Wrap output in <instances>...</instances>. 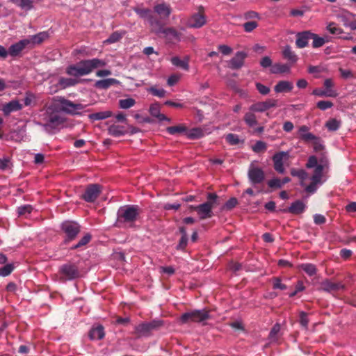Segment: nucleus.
<instances>
[{"mask_svg": "<svg viewBox=\"0 0 356 356\" xmlns=\"http://www.w3.org/2000/svg\"><path fill=\"white\" fill-rule=\"evenodd\" d=\"M140 213V208L137 205H125L121 207L117 213V224L118 227H133Z\"/></svg>", "mask_w": 356, "mask_h": 356, "instance_id": "1", "label": "nucleus"}, {"mask_svg": "<svg viewBox=\"0 0 356 356\" xmlns=\"http://www.w3.org/2000/svg\"><path fill=\"white\" fill-rule=\"evenodd\" d=\"M207 201L197 206H190V209L195 211L200 220H205L213 216L212 209L219 204L218 196L216 193H209L207 195Z\"/></svg>", "mask_w": 356, "mask_h": 356, "instance_id": "2", "label": "nucleus"}, {"mask_svg": "<svg viewBox=\"0 0 356 356\" xmlns=\"http://www.w3.org/2000/svg\"><path fill=\"white\" fill-rule=\"evenodd\" d=\"M211 318L209 311L204 309H194L185 312L179 317L181 324L190 323H202Z\"/></svg>", "mask_w": 356, "mask_h": 356, "instance_id": "3", "label": "nucleus"}, {"mask_svg": "<svg viewBox=\"0 0 356 356\" xmlns=\"http://www.w3.org/2000/svg\"><path fill=\"white\" fill-rule=\"evenodd\" d=\"M163 325V321L154 319L150 322L140 323L135 327L134 334L137 337H149L154 330H159Z\"/></svg>", "mask_w": 356, "mask_h": 356, "instance_id": "4", "label": "nucleus"}, {"mask_svg": "<svg viewBox=\"0 0 356 356\" xmlns=\"http://www.w3.org/2000/svg\"><path fill=\"white\" fill-rule=\"evenodd\" d=\"M60 229L65 234V243H68L76 238L81 232L80 225L72 220H65L60 225Z\"/></svg>", "mask_w": 356, "mask_h": 356, "instance_id": "5", "label": "nucleus"}, {"mask_svg": "<svg viewBox=\"0 0 356 356\" xmlns=\"http://www.w3.org/2000/svg\"><path fill=\"white\" fill-rule=\"evenodd\" d=\"M60 278L63 280H72L80 276L77 266L74 264L67 263L62 265L58 270Z\"/></svg>", "mask_w": 356, "mask_h": 356, "instance_id": "6", "label": "nucleus"}, {"mask_svg": "<svg viewBox=\"0 0 356 356\" xmlns=\"http://www.w3.org/2000/svg\"><path fill=\"white\" fill-rule=\"evenodd\" d=\"M60 109L68 114L76 115L79 114L78 111L83 110L86 108V105L82 104H76L73 102L66 99L64 97H60L58 99Z\"/></svg>", "mask_w": 356, "mask_h": 356, "instance_id": "7", "label": "nucleus"}, {"mask_svg": "<svg viewBox=\"0 0 356 356\" xmlns=\"http://www.w3.org/2000/svg\"><path fill=\"white\" fill-rule=\"evenodd\" d=\"M106 64V63L104 60L99 58L82 60L79 62V65L81 68L83 76L90 74L95 69L104 67Z\"/></svg>", "mask_w": 356, "mask_h": 356, "instance_id": "8", "label": "nucleus"}, {"mask_svg": "<svg viewBox=\"0 0 356 356\" xmlns=\"http://www.w3.org/2000/svg\"><path fill=\"white\" fill-rule=\"evenodd\" d=\"M102 192V186L97 184H89L81 195V198L87 202H94Z\"/></svg>", "mask_w": 356, "mask_h": 356, "instance_id": "9", "label": "nucleus"}, {"mask_svg": "<svg viewBox=\"0 0 356 356\" xmlns=\"http://www.w3.org/2000/svg\"><path fill=\"white\" fill-rule=\"evenodd\" d=\"M248 177L252 185L260 184L265 180V172L261 168L251 165L248 169Z\"/></svg>", "mask_w": 356, "mask_h": 356, "instance_id": "10", "label": "nucleus"}, {"mask_svg": "<svg viewBox=\"0 0 356 356\" xmlns=\"http://www.w3.org/2000/svg\"><path fill=\"white\" fill-rule=\"evenodd\" d=\"M206 22L207 20L204 14V8L200 6L198 13L193 14L188 19L187 26L189 28L199 29L203 26Z\"/></svg>", "mask_w": 356, "mask_h": 356, "instance_id": "11", "label": "nucleus"}, {"mask_svg": "<svg viewBox=\"0 0 356 356\" xmlns=\"http://www.w3.org/2000/svg\"><path fill=\"white\" fill-rule=\"evenodd\" d=\"M289 157V152L281 151L275 153L272 158L273 167L275 171L279 173H284V161L287 160Z\"/></svg>", "mask_w": 356, "mask_h": 356, "instance_id": "12", "label": "nucleus"}, {"mask_svg": "<svg viewBox=\"0 0 356 356\" xmlns=\"http://www.w3.org/2000/svg\"><path fill=\"white\" fill-rule=\"evenodd\" d=\"M277 105V100L273 99H268L264 102H259L252 104L249 110L250 111L264 112L270 108L276 107Z\"/></svg>", "mask_w": 356, "mask_h": 356, "instance_id": "13", "label": "nucleus"}, {"mask_svg": "<svg viewBox=\"0 0 356 356\" xmlns=\"http://www.w3.org/2000/svg\"><path fill=\"white\" fill-rule=\"evenodd\" d=\"M248 54L244 51H237L235 56L229 61L228 67L232 70H238L244 65Z\"/></svg>", "mask_w": 356, "mask_h": 356, "instance_id": "14", "label": "nucleus"}, {"mask_svg": "<svg viewBox=\"0 0 356 356\" xmlns=\"http://www.w3.org/2000/svg\"><path fill=\"white\" fill-rule=\"evenodd\" d=\"M23 105L19 100L13 99L2 105L1 111L6 116H8L11 113L22 110Z\"/></svg>", "mask_w": 356, "mask_h": 356, "instance_id": "15", "label": "nucleus"}, {"mask_svg": "<svg viewBox=\"0 0 356 356\" xmlns=\"http://www.w3.org/2000/svg\"><path fill=\"white\" fill-rule=\"evenodd\" d=\"M29 45V42L28 40L23 39L12 44L8 49V54L10 56L15 57L27 47Z\"/></svg>", "mask_w": 356, "mask_h": 356, "instance_id": "16", "label": "nucleus"}, {"mask_svg": "<svg viewBox=\"0 0 356 356\" xmlns=\"http://www.w3.org/2000/svg\"><path fill=\"white\" fill-rule=\"evenodd\" d=\"M321 289L327 292H336L345 289V285L341 282L335 283L330 280H325L321 282Z\"/></svg>", "mask_w": 356, "mask_h": 356, "instance_id": "17", "label": "nucleus"}, {"mask_svg": "<svg viewBox=\"0 0 356 356\" xmlns=\"http://www.w3.org/2000/svg\"><path fill=\"white\" fill-rule=\"evenodd\" d=\"M312 33L310 31L299 32L296 35V44L298 48H305L308 45V42L312 40Z\"/></svg>", "mask_w": 356, "mask_h": 356, "instance_id": "18", "label": "nucleus"}, {"mask_svg": "<svg viewBox=\"0 0 356 356\" xmlns=\"http://www.w3.org/2000/svg\"><path fill=\"white\" fill-rule=\"evenodd\" d=\"M154 10L161 18H168L171 14L172 8L169 4L165 3H158L154 6Z\"/></svg>", "mask_w": 356, "mask_h": 356, "instance_id": "19", "label": "nucleus"}, {"mask_svg": "<svg viewBox=\"0 0 356 356\" xmlns=\"http://www.w3.org/2000/svg\"><path fill=\"white\" fill-rule=\"evenodd\" d=\"M161 33L164 34L165 38L169 42H174L175 41L180 40L181 33L175 28H164Z\"/></svg>", "mask_w": 356, "mask_h": 356, "instance_id": "20", "label": "nucleus"}, {"mask_svg": "<svg viewBox=\"0 0 356 356\" xmlns=\"http://www.w3.org/2000/svg\"><path fill=\"white\" fill-rule=\"evenodd\" d=\"M119 83V81L114 78L98 80L95 83V87L98 89L106 90L111 86Z\"/></svg>", "mask_w": 356, "mask_h": 356, "instance_id": "21", "label": "nucleus"}, {"mask_svg": "<svg viewBox=\"0 0 356 356\" xmlns=\"http://www.w3.org/2000/svg\"><path fill=\"white\" fill-rule=\"evenodd\" d=\"M104 328L102 325H98L93 327L89 332L88 336L91 340H99L104 337Z\"/></svg>", "mask_w": 356, "mask_h": 356, "instance_id": "22", "label": "nucleus"}, {"mask_svg": "<svg viewBox=\"0 0 356 356\" xmlns=\"http://www.w3.org/2000/svg\"><path fill=\"white\" fill-rule=\"evenodd\" d=\"M149 113L153 117L156 118L159 121H168L170 122V119L165 116L164 114L160 113V106L159 104L155 103L150 106Z\"/></svg>", "mask_w": 356, "mask_h": 356, "instance_id": "23", "label": "nucleus"}, {"mask_svg": "<svg viewBox=\"0 0 356 356\" xmlns=\"http://www.w3.org/2000/svg\"><path fill=\"white\" fill-rule=\"evenodd\" d=\"M108 133L113 137H120L128 133L124 127L118 124H112L108 128Z\"/></svg>", "mask_w": 356, "mask_h": 356, "instance_id": "24", "label": "nucleus"}, {"mask_svg": "<svg viewBox=\"0 0 356 356\" xmlns=\"http://www.w3.org/2000/svg\"><path fill=\"white\" fill-rule=\"evenodd\" d=\"M149 25L152 27V31L156 33L162 32L164 28H163L161 22L153 15L152 13H150L149 16L147 18Z\"/></svg>", "mask_w": 356, "mask_h": 356, "instance_id": "25", "label": "nucleus"}, {"mask_svg": "<svg viewBox=\"0 0 356 356\" xmlns=\"http://www.w3.org/2000/svg\"><path fill=\"white\" fill-rule=\"evenodd\" d=\"M149 25L152 27V31L156 33L162 32L164 28H163L161 22L153 15L152 13H150L149 16L147 18Z\"/></svg>", "mask_w": 356, "mask_h": 356, "instance_id": "26", "label": "nucleus"}, {"mask_svg": "<svg viewBox=\"0 0 356 356\" xmlns=\"http://www.w3.org/2000/svg\"><path fill=\"white\" fill-rule=\"evenodd\" d=\"M149 25L152 27V31L156 33L162 32L164 28H163L161 22L153 15L152 13H150L149 16L147 18Z\"/></svg>", "mask_w": 356, "mask_h": 356, "instance_id": "27", "label": "nucleus"}, {"mask_svg": "<svg viewBox=\"0 0 356 356\" xmlns=\"http://www.w3.org/2000/svg\"><path fill=\"white\" fill-rule=\"evenodd\" d=\"M306 206L301 200H296L288 208V211L293 215H298L303 213Z\"/></svg>", "mask_w": 356, "mask_h": 356, "instance_id": "28", "label": "nucleus"}, {"mask_svg": "<svg viewBox=\"0 0 356 356\" xmlns=\"http://www.w3.org/2000/svg\"><path fill=\"white\" fill-rule=\"evenodd\" d=\"M293 88V85L288 81H280L275 86L274 90L276 92H289Z\"/></svg>", "mask_w": 356, "mask_h": 356, "instance_id": "29", "label": "nucleus"}, {"mask_svg": "<svg viewBox=\"0 0 356 356\" xmlns=\"http://www.w3.org/2000/svg\"><path fill=\"white\" fill-rule=\"evenodd\" d=\"M49 34L47 32H40L38 34L30 36L29 38H26L29 42V45L39 44L48 38Z\"/></svg>", "mask_w": 356, "mask_h": 356, "instance_id": "30", "label": "nucleus"}, {"mask_svg": "<svg viewBox=\"0 0 356 356\" xmlns=\"http://www.w3.org/2000/svg\"><path fill=\"white\" fill-rule=\"evenodd\" d=\"M282 56L291 63H295L298 60V56L289 45L284 47L282 51Z\"/></svg>", "mask_w": 356, "mask_h": 356, "instance_id": "31", "label": "nucleus"}, {"mask_svg": "<svg viewBox=\"0 0 356 356\" xmlns=\"http://www.w3.org/2000/svg\"><path fill=\"white\" fill-rule=\"evenodd\" d=\"M290 65L288 64L275 63L270 68L272 74L288 73L290 72Z\"/></svg>", "mask_w": 356, "mask_h": 356, "instance_id": "32", "label": "nucleus"}, {"mask_svg": "<svg viewBox=\"0 0 356 356\" xmlns=\"http://www.w3.org/2000/svg\"><path fill=\"white\" fill-rule=\"evenodd\" d=\"M255 111H249L247 112L243 117V120L245 124L250 127H254L258 124V120L256 115L254 113Z\"/></svg>", "mask_w": 356, "mask_h": 356, "instance_id": "33", "label": "nucleus"}, {"mask_svg": "<svg viewBox=\"0 0 356 356\" xmlns=\"http://www.w3.org/2000/svg\"><path fill=\"white\" fill-rule=\"evenodd\" d=\"M188 60L189 59L188 57H186L184 60H181L177 56H174L171 58V63L173 65L185 70H188L189 69Z\"/></svg>", "mask_w": 356, "mask_h": 356, "instance_id": "34", "label": "nucleus"}, {"mask_svg": "<svg viewBox=\"0 0 356 356\" xmlns=\"http://www.w3.org/2000/svg\"><path fill=\"white\" fill-rule=\"evenodd\" d=\"M125 31H117L111 34V35L104 41L106 44H113L120 41L125 35Z\"/></svg>", "mask_w": 356, "mask_h": 356, "instance_id": "35", "label": "nucleus"}, {"mask_svg": "<svg viewBox=\"0 0 356 356\" xmlns=\"http://www.w3.org/2000/svg\"><path fill=\"white\" fill-rule=\"evenodd\" d=\"M312 47L313 48H319L323 47L325 43L329 42V40H325V38H321L318 35L312 33Z\"/></svg>", "mask_w": 356, "mask_h": 356, "instance_id": "36", "label": "nucleus"}, {"mask_svg": "<svg viewBox=\"0 0 356 356\" xmlns=\"http://www.w3.org/2000/svg\"><path fill=\"white\" fill-rule=\"evenodd\" d=\"M166 131L170 135H176L178 134L186 133L187 131V128L184 124H180L176 126L168 127H167Z\"/></svg>", "mask_w": 356, "mask_h": 356, "instance_id": "37", "label": "nucleus"}, {"mask_svg": "<svg viewBox=\"0 0 356 356\" xmlns=\"http://www.w3.org/2000/svg\"><path fill=\"white\" fill-rule=\"evenodd\" d=\"M186 136L191 140L201 138L204 136V131L200 128H193L186 132Z\"/></svg>", "mask_w": 356, "mask_h": 356, "instance_id": "38", "label": "nucleus"}, {"mask_svg": "<svg viewBox=\"0 0 356 356\" xmlns=\"http://www.w3.org/2000/svg\"><path fill=\"white\" fill-rule=\"evenodd\" d=\"M291 175L293 177H298L300 179V185L302 186H304V180H305L307 178V173L305 170L291 168Z\"/></svg>", "mask_w": 356, "mask_h": 356, "instance_id": "39", "label": "nucleus"}, {"mask_svg": "<svg viewBox=\"0 0 356 356\" xmlns=\"http://www.w3.org/2000/svg\"><path fill=\"white\" fill-rule=\"evenodd\" d=\"M312 94L318 97H335L337 95V93L334 90H321L319 88H316L313 90Z\"/></svg>", "mask_w": 356, "mask_h": 356, "instance_id": "40", "label": "nucleus"}, {"mask_svg": "<svg viewBox=\"0 0 356 356\" xmlns=\"http://www.w3.org/2000/svg\"><path fill=\"white\" fill-rule=\"evenodd\" d=\"M112 115V112L110 111H101L89 115V118L91 120H101L106 119Z\"/></svg>", "mask_w": 356, "mask_h": 356, "instance_id": "41", "label": "nucleus"}, {"mask_svg": "<svg viewBox=\"0 0 356 356\" xmlns=\"http://www.w3.org/2000/svg\"><path fill=\"white\" fill-rule=\"evenodd\" d=\"M299 267L309 276H312L315 275L317 272V268L316 266L310 263L302 264L301 265H300Z\"/></svg>", "mask_w": 356, "mask_h": 356, "instance_id": "42", "label": "nucleus"}, {"mask_svg": "<svg viewBox=\"0 0 356 356\" xmlns=\"http://www.w3.org/2000/svg\"><path fill=\"white\" fill-rule=\"evenodd\" d=\"M11 1L25 10H30L33 7L31 0H11Z\"/></svg>", "mask_w": 356, "mask_h": 356, "instance_id": "43", "label": "nucleus"}, {"mask_svg": "<svg viewBox=\"0 0 356 356\" xmlns=\"http://www.w3.org/2000/svg\"><path fill=\"white\" fill-rule=\"evenodd\" d=\"M67 73L69 75L74 76H83L81 68L79 65V63H76V65H70L67 68Z\"/></svg>", "mask_w": 356, "mask_h": 356, "instance_id": "44", "label": "nucleus"}, {"mask_svg": "<svg viewBox=\"0 0 356 356\" xmlns=\"http://www.w3.org/2000/svg\"><path fill=\"white\" fill-rule=\"evenodd\" d=\"M341 122L335 118H332L327 120L325 123V127L330 131H337L341 126Z\"/></svg>", "mask_w": 356, "mask_h": 356, "instance_id": "45", "label": "nucleus"}, {"mask_svg": "<svg viewBox=\"0 0 356 356\" xmlns=\"http://www.w3.org/2000/svg\"><path fill=\"white\" fill-rule=\"evenodd\" d=\"M133 10L142 19H146L149 16L152 10L149 8H144L140 6L133 8Z\"/></svg>", "mask_w": 356, "mask_h": 356, "instance_id": "46", "label": "nucleus"}, {"mask_svg": "<svg viewBox=\"0 0 356 356\" xmlns=\"http://www.w3.org/2000/svg\"><path fill=\"white\" fill-rule=\"evenodd\" d=\"M76 83L77 81L71 78L62 77L58 81V85L63 88L75 86Z\"/></svg>", "mask_w": 356, "mask_h": 356, "instance_id": "47", "label": "nucleus"}, {"mask_svg": "<svg viewBox=\"0 0 356 356\" xmlns=\"http://www.w3.org/2000/svg\"><path fill=\"white\" fill-rule=\"evenodd\" d=\"M92 238V236L89 233H87L77 243V244H76L75 245L72 246L71 248L72 250H76V249H78L82 246H84L86 245H87L91 240Z\"/></svg>", "mask_w": 356, "mask_h": 356, "instance_id": "48", "label": "nucleus"}, {"mask_svg": "<svg viewBox=\"0 0 356 356\" xmlns=\"http://www.w3.org/2000/svg\"><path fill=\"white\" fill-rule=\"evenodd\" d=\"M136 101L133 98L122 99L119 100V106L122 109H127L134 106Z\"/></svg>", "mask_w": 356, "mask_h": 356, "instance_id": "49", "label": "nucleus"}, {"mask_svg": "<svg viewBox=\"0 0 356 356\" xmlns=\"http://www.w3.org/2000/svg\"><path fill=\"white\" fill-rule=\"evenodd\" d=\"M63 123V119L58 115L50 116L47 126L55 127Z\"/></svg>", "mask_w": 356, "mask_h": 356, "instance_id": "50", "label": "nucleus"}, {"mask_svg": "<svg viewBox=\"0 0 356 356\" xmlns=\"http://www.w3.org/2000/svg\"><path fill=\"white\" fill-rule=\"evenodd\" d=\"M326 29L327 31H329L331 34L333 35L341 34L343 32L341 28L337 27L336 26V24L334 22H330L327 24Z\"/></svg>", "mask_w": 356, "mask_h": 356, "instance_id": "51", "label": "nucleus"}, {"mask_svg": "<svg viewBox=\"0 0 356 356\" xmlns=\"http://www.w3.org/2000/svg\"><path fill=\"white\" fill-rule=\"evenodd\" d=\"M15 267L12 264H8L0 268V276L6 277L11 274Z\"/></svg>", "mask_w": 356, "mask_h": 356, "instance_id": "52", "label": "nucleus"}, {"mask_svg": "<svg viewBox=\"0 0 356 356\" xmlns=\"http://www.w3.org/2000/svg\"><path fill=\"white\" fill-rule=\"evenodd\" d=\"M267 149L266 143L259 140L252 147V150L256 153L264 152Z\"/></svg>", "mask_w": 356, "mask_h": 356, "instance_id": "53", "label": "nucleus"}, {"mask_svg": "<svg viewBox=\"0 0 356 356\" xmlns=\"http://www.w3.org/2000/svg\"><path fill=\"white\" fill-rule=\"evenodd\" d=\"M353 15L349 12H344L338 15V18L340 19L341 22H343V25L346 26L348 22L353 18Z\"/></svg>", "mask_w": 356, "mask_h": 356, "instance_id": "54", "label": "nucleus"}, {"mask_svg": "<svg viewBox=\"0 0 356 356\" xmlns=\"http://www.w3.org/2000/svg\"><path fill=\"white\" fill-rule=\"evenodd\" d=\"M148 91L158 97H163L166 93V91L163 88H157L155 86H152L148 89Z\"/></svg>", "mask_w": 356, "mask_h": 356, "instance_id": "55", "label": "nucleus"}, {"mask_svg": "<svg viewBox=\"0 0 356 356\" xmlns=\"http://www.w3.org/2000/svg\"><path fill=\"white\" fill-rule=\"evenodd\" d=\"M238 204V200L236 197H231L224 204L222 209L229 211L234 208Z\"/></svg>", "mask_w": 356, "mask_h": 356, "instance_id": "56", "label": "nucleus"}, {"mask_svg": "<svg viewBox=\"0 0 356 356\" xmlns=\"http://www.w3.org/2000/svg\"><path fill=\"white\" fill-rule=\"evenodd\" d=\"M316 106L321 111H325L332 108L333 106V103L330 101L322 100L317 102Z\"/></svg>", "mask_w": 356, "mask_h": 356, "instance_id": "57", "label": "nucleus"}, {"mask_svg": "<svg viewBox=\"0 0 356 356\" xmlns=\"http://www.w3.org/2000/svg\"><path fill=\"white\" fill-rule=\"evenodd\" d=\"M273 288L274 289L285 290L287 286L281 282V279L278 277L273 278Z\"/></svg>", "mask_w": 356, "mask_h": 356, "instance_id": "58", "label": "nucleus"}, {"mask_svg": "<svg viewBox=\"0 0 356 356\" xmlns=\"http://www.w3.org/2000/svg\"><path fill=\"white\" fill-rule=\"evenodd\" d=\"M280 325L278 323H276L275 325H274L273 327H272L271 330L270 331L269 336H268L269 339L271 341L277 340V335L278 332H280Z\"/></svg>", "mask_w": 356, "mask_h": 356, "instance_id": "59", "label": "nucleus"}, {"mask_svg": "<svg viewBox=\"0 0 356 356\" xmlns=\"http://www.w3.org/2000/svg\"><path fill=\"white\" fill-rule=\"evenodd\" d=\"M226 141L232 145H237L239 143L240 140L238 136L234 134H229L225 136Z\"/></svg>", "mask_w": 356, "mask_h": 356, "instance_id": "60", "label": "nucleus"}, {"mask_svg": "<svg viewBox=\"0 0 356 356\" xmlns=\"http://www.w3.org/2000/svg\"><path fill=\"white\" fill-rule=\"evenodd\" d=\"M33 210L32 206L29 204L24 205L18 207L17 212L19 216H24L26 214H29Z\"/></svg>", "mask_w": 356, "mask_h": 356, "instance_id": "61", "label": "nucleus"}, {"mask_svg": "<svg viewBox=\"0 0 356 356\" xmlns=\"http://www.w3.org/2000/svg\"><path fill=\"white\" fill-rule=\"evenodd\" d=\"M268 185L270 188L273 189H279L282 188V183L281 179L278 178H274L272 179H270L268 181Z\"/></svg>", "mask_w": 356, "mask_h": 356, "instance_id": "62", "label": "nucleus"}, {"mask_svg": "<svg viewBox=\"0 0 356 356\" xmlns=\"http://www.w3.org/2000/svg\"><path fill=\"white\" fill-rule=\"evenodd\" d=\"M258 26V23L255 21H250L243 24L244 30L247 33L252 31Z\"/></svg>", "mask_w": 356, "mask_h": 356, "instance_id": "63", "label": "nucleus"}, {"mask_svg": "<svg viewBox=\"0 0 356 356\" xmlns=\"http://www.w3.org/2000/svg\"><path fill=\"white\" fill-rule=\"evenodd\" d=\"M255 86L259 92L263 95H266L270 92V88L261 83H256Z\"/></svg>", "mask_w": 356, "mask_h": 356, "instance_id": "64", "label": "nucleus"}]
</instances>
